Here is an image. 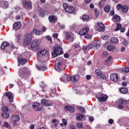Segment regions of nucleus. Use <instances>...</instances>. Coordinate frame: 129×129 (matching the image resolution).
Wrapping results in <instances>:
<instances>
[{"instance_id":"c756f323","label":"nucleus","mask_w":129,"mask_h":129,"mask_svg":"<svg viewBox=\"0 0 129 129\" xmlns=\"http://www.w3.org/2000/svg\"><path fill=\"white\" fill-rule=\"evenodd\" d=\"M2 117H4V118H9L10 117V113L4 112L2 113Z\"/></svg>"},{"instance_id":"052dcab7","label":"nucleus","mask_w":129,"mask_h":129,"mask_svg":"<svg viewBox=\"0 0 129 129\" xmlns=\"http://www.w3.org/2000/svg\"><path fill=\"white\" fill-rule=\"evenodd\" d=\"M107 52L105 51L103 53L102 56L105 58V57H107Z\"/></svg>"},{"instance_id":"c03bdc74","label":"nucleus","mask_w":129,"mask_h":129,"mask_svg":"<svg viewBox=\"0 0 129 129\" xmlns=\"http://www.w3.org/2000/svg\"><path fill=\"white\" fill-rule=\"evenodd\" d=\"M26 38L32 40V34H31V33H28L26 35Z\"/></svg>"},{"instance_id":"49530a36","label":"nucleus","mask_w":129,"mask_h":129,"mask_svg":"<svg viewBox=\"0 0 129 129\" xmlns=\"http://www.w3.org/2000/svg\"><path fill=\"white\" fill-rule=\"evenodd\" d=\"M46 38L48 41H49L50 43L52 44V37L50 36H46Z\"/></svg>"},{"instance_id":"a211bd4d","label":"nucleus","mask_w":129,"mask_h":129,"mask_svg":"<svg viewBox=\"0 0 129 129\" xmlns=\"http://www.w3.org/2000/svg\"><path fill=\"white\" fill-rule=\"evenodd\" d=\"M48 55V52H47V50H40L38 52V55L39 57H43V56L45 55Z\"/></svg>"},{"instance_id":"13d9d810","label":"nucleus","mask_w":129,"mask_h":129,"mask_svg":"<svg viewBox=\"0 0 129 129\" xmlns=\"http://www.w3.org/2000/svg\"><path fill=\"white\" fill-rule=\"evenodd\" d=\"M62 122L64 125H67V121L65 119H62Z\"/></svg>"},{"instance_id":"f8f14e48","label":"nucleus","mask_w":129,"mask_h":129,"mask_svg":"<svg viewBox=\"0 0 129 129\" xmlns=\"http://www.w3.org/2000/svg\"><path fill=\"white\" fill-rule=\"evenodd\" d=\"M22 5L24 9H27V8H32V3L31 2H27L26 1H23L22 2Z\"/></svg>"},{"instance_id":"6e6d98bb","label":"nucleus","mask_w":129,"mask_h":129,"mask_svg":"<svg viewBox=\"0 0 129 129\" xmlns=\"http://www.w3.org/2000/svg\"><path fill=\"white\" fill-rule=\"evenodd\" d=\"M21 38V34H18L17 36L16 39L17 40V42L19 43L20 42V39Z\"/></svg>"},{"instance_id":"c85d7f7f","label":"nucleus","mask_w":129,"mask_h":129,"mask_svg":"<svg viewBox=\"0 0 129 129\" xmlns=\"http://www.w3.org/2000/svg\"><path fill=\"white\" fill-rule=\"evenodd\" d=\"M93 44L94 46V47H96V48H99L100 47V41H94L93 42Z\"/></svg>"},{"instance_id":"f3484780","label":"nucleus","mask_w":129,"mask_h":129,"mask_svg":"<svg viewBox=\"0 0 129 129\" xmlns=\"http://www.w3.org/2000/svg\"><path fill=\"white\" fill-rule=\"evenodd\" d=\"M18 62L19 63L18 66H20V65H25V63H26L27 60L25 58H20L18 59Z\"/></svg>"},{"instance_id":"4d7b16f0","label":"nucleus","mask_w":129,"mask_h":129,"mask_svg":"<svg viewBox=\"0 0 129 129\" xmlns=\"http://www.w3.org/2000/svg\"><path fill=\"white\" fill-rule=\"evenodd\" d=\"M93 47H94V44H89L88 46H87V48L88 49H92V48H93Z\"/></svg>"},{"instance_id":"1a4fd4ad","label":"nucleus","mask_w":129,"mask_h":129,"mask_svg":"<svg viewBox=\"0 0 129 129\" xmlns=\"http://www.w3.org/2000/svg\"><path fill=\"white\" fill-rule=\"evenodd\" d=\"M110 80L113 82H117L118 81V75L116 73L111 74L110 75Z\"/></svg>"},{"instance_id":"a18cd8bd","label":"nucleus","mask_w":129,"mask_h":129,"mask_svg":"<svg viewBox=\"0 0 129 129\" xmlns=\"http://www.w3.org/2000/svg\"><path fill=\"white\" fill-rule=\"evenodd\" d=\"M77 126L78 127V128H82V127L83 126V124H82V123H78L77 124Z\"/></svg>"},{"instance_id":"ea45409f","label":"nucleus","mask_w":129,"mask_h":129,"mask_svg":"<svg viewBox=\"0 0 129 129\" xmlns=\"http://www.w3.org/2000/svg\"><path fill=\"white\" fill-rule=\"evenodd\" d=\"M122 26L120 23L117 24V27L115 29V31L116 32V31H119V30L121 29Z\"/></svg>"},{"instance_id":"680f3d73","label":"nucleus","mask_w":129,"mask_h":129,"mask_svg":"<svg viewBox=\"0 0 129 129\" xmlns=\"http://www.w3.org/2000/svg\"><path fill=\"white\" fill-rule=\"evenodd\" d=\"M113 119H109L108 120V123H109V124H112V123H113Z\"/></svg>"},{"instance_id":"09e8293b","label":"nucleus","mask_w":129,"mask_h":129,"mask_svg":"<svg viewBox=\"0 0 129 129\" xmlns=\"http://www.w3.org/2000/svg\"><path fill=\"white\" fill-rule=\"evenodd\" d=\"M99 76H100V77H101L102 79H104V80H106V77L102 73H101Z\"/></svg>"},{"instance_id":"20e7f679","label":"nucleus","mask_w":129,"mask_h":129,"mask_svg":"<svg viewBox=\"0 0 129 129\" xmlns=\"http://www.w3.org/2000/svg\"><path fill=\"white\" fill-rule=\"evenodd\" d=\"M30 74V71L27 68H21L19 70V76L21 78H25Z\"/></svg>"},{"instance_id":"c9c22d12","label":"nucleus","mask_w":129,"mask_h":129,"mask_svg":"<svg viewBox=\"0 0 129 129\" xmlns=\"http://www.w3.org/2000/svg\"><path fill=\"white\" fill-rule=\"evenodd\" d=\"M110 42L111 43H117V42H118V39L115 37H113L111 39Z\"/></svg>"},{"instance_id":"0eeeda50","label":"nucleus","mask_w":129,"mask_h":129,"mask_svg":"<svg viewBox=\"0 0 129 129\" xmlns=\"http://www.w3.org/2000/svg\"><path fill=\"white\" fill-rule=\"evenodd\" d=\"M32 107L33 109H35L36 111H41L43 109V106L41 105V103H34L33 104Z\"/></svg>"},{"instance_id":"cd10ccee","label":"nucleus","mask_w":129,"mask_h":129,"mask_svg":"<svg viewBox=\"0 0 129 129\" xmlns=\"http://www.w3.org/2000/svg\"><path fill=\"white\" fill-rule=\"evenodd\" d=\"M82 20L84 22H88V21H89V16L87 15L84 14L83 15Z\"/></svg>"},{"instance_id":"b1692460","label":"nucleus","mask_w":129,"mask_h":129,"mask_svg":"<svg viewBox=\"0 0 129 129\" xmlns=\"http://www.w3.org/2000/svg\"><path fill=\"white\" fill-rule=\"evenodd\" d=\"M119 91L122 94H126L128 91V90L126 88L122 87L119 89Z\"/></svg>"},{"instance_id":"a878e982","label":"nucleus","mask_w":129,"mask_h":129,"mask_svg":"<svg viewBox=\"0 0 129 129\" xmlns=\"http://www.w3.org/2000/svg\"><path fill=\"white\" fill-rule=\"evenodd\" d=\"M65 109L66 110H68V111H70V112H74V108L71 106H66L65 107Z\"/></svg>"},{"instance_id":"4468645a","label":"nucleus","mask_w":129,"mask_h":129,"mask_svg":"<svg viewBox=\"0 0 129 129\" xmlns=\"http://www.w3.org/2000/svg\"><path fill=\"white\" fill-rule=\"evenodd\" d=\"M5 95L6 96H7V97H8L10 102H12V101H13L14 98L13 97V96L12 92H6L5 94Z\"/></svg>"},{"instance_id":"864d4df0","label":"nucleus","mask_w":129,"mask_h":129,"mask_svg":"<svg viewBox=\"0 0 129 129\" xmlns=\"http://www.w3.org/2000/svg\"><path fill=\"white\" fill-rule=\"evenodd\" d=\"M47 105H45V106H52L53 105V103L50 102L49 101H46Z\"/></svg>"},{"instance_id":"603ef678","label":"nucleus","mask_w":129,"mask_h":129,"mask_svg":"<svg viewBox=\"0 0 129 129\" xmlns=\"http://www.w3.org/2000/svg\"><path fill=\"white\" fill-rule=\"evenodd\" d=\"M85 38H86V39L90 40V39H91V38H92V36L90 34H87L86 36H85Z\"/></svg>"},{"instance_id":"2eb2a0df","label":"nucleus","mask_w":129,"mask_h":129,"mask_svg":"<svg viewBox=\"0 0 129 129\" xmlns=\"http://www.w3.org/2000/svg\"><path fill=\"white\" fill-rule=\"evenodd\" d=\"M0 8L8 9L9 8V3L6 1L0 2Z\"/></svg>"},{"instance_id":"5701e85b","label":"nucleus","mask_w":129,"mask_h":129,"mask_svg":"<svg viewBox=\"0 0 129 129\" xmlns=\"http://www.w3.org/2000/svg\"><path fill=\"white\" fill-rule=\"evenodd\" d=\"M82 118H84V119H85V118H86V116L83 114H79L76 117V119H77V120H82Z\"/></svg>"},{"instance_id":"39448f33","label":"nucleus","mask_w":129,"mask_h":129,"mask_svg":"<svg viewBox=\"0 0 129 129\" xmlns=\"http://www.w3.org/2000/svg\"><path fill=\"white\" fill-rule=\"evenodd\" d=\"M125 104H126V100L122 98H120L119 99L117 103L118 108H119L120 109H122V108H124Z\"/></svg>"},{"instance_id":"3c124183","label":"nucleus","mask_w":129,"mask_h":129,"mask_svg":"<svg viewBox=\"0 0 129 129\" xmlns=\"http://www.w3.org/2000/svg\"><path fill=\"white\" fill-rule=\"evenodd\" d=\"M62 7L63 9L65 10V11H66V9H68L69 6H68V4L64 3L63 4Z\"/></svg>"},{"instance_id":"de8ad7c7","label":"nucleus","mask_w":129,"mask_h":129,"mask_svg":"<svg viewBox=\"0 0 129 129\" xmlns=\"http://www.w3.org/2000/svg\"><path fill=\"white\" fill-rule=\"evenodd\" d=\"M95 13L96 17H99V11L97 9H95Z\"/></svg>"},{"instance_id":"dca6fc26","label":"nucleus","mask_w":129,"mask_h":129,"mask_svg":"<svg viewBox=\"0 0 129 129\" xmlns=\"http://www.w3.org/2000/svg\"><path fill=\"white\" fill-rule=\"evenodd\" d=\"M48 20L50 23H53L57 22V17L54 16H50L48 17Z\"/></svg>"},{"instance_id":"4be33fe9","label":"nucleus","mask_w":129,"mask_h":129,"mask_svg":"<svg viewBox=\"0 0 129 129\" xmlns=\"http://www.w3.org/2000/svg\"><path fill=\"white\" fill-rule=\"evenodd\" d=\"M9 46H10V43L8 41H4L1 45V49L2 50H5L6 47H9Z\"/></svg>"},{"instance_id":"bf43d9fd","label":"nucleus","mask_w":129,"mask_h":129,"mask_svg":"<svg viewBox=\"0 0 129 129\" xmlns=\"http://www.w3.org/2000/svg\"><path fill=\"white\" fill-rule=\"evenodd\" d=\"M89 121H90L91 122H92V121H93V120H94V117H92V116H90L89 117Z\"/></svg>"},{"instance_id":"f03ea898","label":"nucleus","mask_w":129,"mask_h":129,"mask_svg":"<svg viewBox=\"0 0 129 129\" xmlns=\"http://www.w3.org/2000/svg\"><path fill=\"white\" fill-rule=\"evenodd\" d=\"M63 64H64V60L62 57L57 58L55 62L54 68L56 71L58 72H61L64 70V68H63Z\"/></svg>"},{"instance_id":"a19ab883","label":"nucleus","mask_w":129,"mask_h":129,"mask_svg":"<svg viewBox=\"0 0 129 129\" xmlns=\"http://www.w3.org/2000/svg\"><path fill=\"white\" fill-rule=\"evenodd\" d=\"M107 49L108 51H110V52L114 49V46H111V45H108V47H107Z\"/></svg>"},{"instance_id":"338daca9","label":"nucleus","mask_w":129,"mask_h":129,"mask_svg":"<svg viewBox=\"0 0 129 129\" xmlns=\"http://www.w3.org/2000/svg\"><path fill=\"white\" fill-rule=\"evenodd\" d=\"M60 29H61L62 30H64V29H65V25H60Z\"/></svg>"},{"instance_id":"aec40b11","label":"nucleus","mask_w":129,"mask_h":129,"mask_svg":"<svg viewBox=\"0 0 129 129\" xmlns=\"http://www.w3.org/2000/svg\"><path fill=\"white\" fill-rule=\"evenodd\" d=\"M20 116L17 115L12 116V117L11 118V121H12L13 122H16L17 121H20Z\"/></svg>"},{"instance_id":"bb28decb","label":"nucleus","mask_w":129,"mask_h":129,"mask_svg":"<svg viewBox=\"0 0 129 129\" xmlns=\"http://www.w3.org/2000/svg\"><path fill=\"white\" fill-rule=\"evenodd\" d=\"M65 34H66L65 39L68 41H69V40H70V39L72 38V37L71 36V34L70 33V32H66Z\"/></svg>"},{"instance_id":"69168bd1","label":"nucleus","mask_w":129,"mask_h":129,"mask_svg":"<svg viewBox=\"0 0 129 129\" xmlns=\"http://www.w3.org/2000/svg\"><path fill=\"white\" fill-rule=\"evenodd\" d=\"M10 125H9L8 123L7 122H5L4 123V126H5V127H9Z\"/></svg>"},{"instance_id":"ddd939ff","label":"nucleus","mask_w":129,"mask_h":129,"mask_svg":"<svg viewBox=\"0 0 129 129\" xmlns=\"http://www.w3.org/2000/svg\"><path fill=\"white\" fill-rule=\"evenodd\" d=\"M21 26H22L21 22H17L13 24V29L17 31V30L21 28Z\"/></svg>"},{"instance_id":"f704fd0d","label":"nucleus","mask_w":129,"mask_h":129,"mask_svg":"<svg viewBox=\"0 0 129 129\" xmlns=\"http://www.w3.org/2000/svg\"><path fill=\"white\" fill-rule=\"evenodd\" d=\"M121 72H123L124 73H128L129 68H123L121 70Z\"/></svg>"},{"instance_id":"0e129e2a","label":"nucleus","mask_w":129,"mask_h":129,"mask_svg":"<svg viewBox=\"0 0 129 129\" xmlns=\"http://www.w3.org/2000/svg\"><path fill=\"white\" fill-rule=\"evenodd\" d=\"M64 58H69V54L68 53H64L63 55Z\"/></svg>"},{"instance_id":"58836bf2","label":"nucleus","mask_w":129,"mask_h":129,"mask_svg":"<svg viewBox=\"0 0 129 129\" xmlns=\"http://www.w3.org/2000/svg\"><path fill=\"white\" fill-rule=\"evenodd\" d=\"M78 109L83 113H84V112H85V109H84V108L83 107L80 106L78 108Z\"/></svg>"},{"instance_id":"7ed1b4c3","label":"nucleus","mask_w":129,"mask_h":129,"mask_svg":"<svg viewBox=\"0 0 129 129\" xmlns=\"http://www.w3.org/2000/svg\"><path fill=\"white\" fill-rule=\"evenodd\" d=\"M53 52L51 54L53 58H56L59 55H61L62 54V52H63V48L60 47V45L56 44L54 45L53 49Z\"/></svg>"},{"instance_id":"5fc2aeb1","label":"nucleus","mask_w":129,"mask_h":129,"mask_svg":"<svg viewBox=\"0 0 129 129\" xmlns=\"http://www.w3.org/2000/svg\"><path fill=\"white\" fill-rule=\"evenodd\" d=\"M95 73H96V75L99 76L100 75V74L101 73V72H100V71H99V70L97 69L95 70Z\"/></svg>"},{"instance_id":"774afa93","label":"nucleus","mask_w":129,"mask_h":129,"mask_svg":"<svg viewBox=\"0 0 129 129\" xmlns=\"http://www.w3.org/2000/svg\"><path fill=\"white\" fill-rule=\"evenodd\" d=\"M69 129H75V126H74V125H70L69 127Z\"/></svg>"},{"instance_id":"393cba45","label":"nucleus","mask_w":129,"mask_h":129,"mask_svg":"<svg viewBox=\"0 0 129 129\" xmlns=\"http://www.w3.org/2000/svg\"><path fill=\"white\" fill-rule=\"evenodd\" d=\"M66 12L70 14H72V13L74 12V8L71 6H69L68 8L66 9Z\"/></svg>"},{"instance_id":"9b49d317","label":"nucleus","mask_w":129,"mask_h":129,"mask_svg":"<svg viewBox=\"0 0 129 129\" xmlns=\"http://www.w3.org/2000/svg\"><path fill=\"white\" fill-rule=\"evenodd\" d=\"M97 25L98 26L97 31L98 32H104L105 31V26L102 23H98Z\"/></svg>"},{"instance_id":"4c0bfd02","label":"nucleus","mask_w":129,"mask_h":129,"mask_svg":"<svg viewBox=\"0 0 129 129\" xmlns=\"http://www.w3.org/2000/svg\"><path fill=\"white\" fill-rule=\"evenodd\" d=\"M121 40L122 41V44L123 46H127L128 43L127 41H126V39H125V38H122Z\"/></svg>"},{"instance_id":"6ab92c4d","label":"nucleus","mask_w":129,"mask_h":129,"mask_svg":"<svg viewBox=\"0 0 129 129\" xmlns=\"http://www.w3.org/2000/svg\"><path fill=\"white\" fill-rule=\"evenodd\" d=\"M36 68L39 71H46L47 70V67L45 64L41 65L40 67L36 66Z\"/></svg>"},{"instance_id":"79ce46f5","label":"nucleus","mask_w":129,"mask_h":129,"mask_svg":"<svg viewBox=\"0 0 129 129\" xmlns=\"http://www.w3.org/2000/svg\"><path fill=\"white\" fill-rule=\"evenodd\" d=\"M47 101V100L43 99L41 100V104H43V105H44V106H45V105H47V104H46Z\"/></svg>"},{"instance_id":"37998d69","label":"nucleus","mask_w":129,"mask_h":129,"mask_svg":"<svg viewBox=\"0 0 129 129\" xmlns=\"http://www.w3.org/2000/svg\"><path fill=\"white\" fill-rule=\"evenodd\" d=\"M122 6L121 5V4H118L117 6H116V9L118 10H121L122 9Z\"/></svg>"},{"instance_id":"8fccbe9b","label":"nucleus","mask_w":129,"mask_h":129,"mask_svg":"<svg viewBox=\"0 0 129 129\" xmlns=\"http://www.w3.org/2000/svg\"><path fill=\"white\" fill-rule=\"evenodd\" d=\"M2 110L4 112H8V111L9 110V109L7 107H3L2 108Z\"/></svg>"},{"instance_id":"f257e3e1","label":"nucleus","mask_w":129,"mask_h":129,"mask_svg":"<svg viewBox=\"0 0 129 129\" xmlns=\"http://www.w3.org/2000/svg\"><path fill=\"white\" fill-rule=\"evenodd\" d=\"M61 79L63 82H65L66 80L67 81H71V82H77L80 79V75L76 74L75 75L70 76L68 74H64L62 76Z\"/></svg>"},{"instance_id":"2f4dec72","label":"nucleus","mask_w":129,"mask_h":129,"mask_svg":"<svg viewBox=\"0 0 129 129\" xmlns=\"http://www.w3.org/2000/svg\"><path fill=\"white\" fill-rule=\"evenodd\" d=\"M39 14L42 18H44L45 17V12H44V10H40L39 11Z\"/></svg>"},{"instance_id":"473e14b6","label":"nucleus","mask_w":129,"mask_h":129,"mask_svg":"<svg viewBox=\"0 0 129 129\" xmlns=\"http://www.w3.org/2000/svg\"><path fill=\"white\" fill-rule=\"evenodd\" d=\"M122 12H123V13H127V11H128V8H127V7L125 6H123L122 7Z\"/></svg>"},{"instance_id":"e2e57ef3","label":"nucleus","mask_w":129,"mask_h":129,"mask_svg":"<svg viewBox=\"0 0 129 129\" xmlns=\"http://www.w3.org/2000/svg\"><path fill=\"white\" fill-rule=\"evenodd\" d=\"M120 30L121 33H124L125 32V28L124 27L121 28Z\"/></svg>"},{"instance_id":"72a5a7b5","label":"nucleus","mask_w":129,"mask_h":129,"mask_svg":"<svg viewBox=\"0 0 129 129\" xmlns=\"http://www.w3.org/2000/svg\"><path fill=\"white\" fill-rule=\"evenodd\" d=\"M41 31H39V30H37V29H35L33 30V33L35 35H37L38 36H40L41 35Z\"/></svg>"},{"instance_id":"9d476101","label":"nucleus","mask_w":129,"mask_h":129,"mask_svg":"<svg viewBox=\"0 0 129 129\" xmlns=\"http://www.w3.org/2000/svg\"><path fill=\"white\" fill-rule=\"evenodd\" d=\"M89 32V28L88 27H85L80 31L79 35L80 36H84Z\"/></svg>"},{"instance_id":"412c9836","label":"nucleus","mask_w":129,"mask_h":129,"mask_svg":"<svg viewBox=\"0 0 129 129\" xmlns=\"http://www.w3.org/2000/svg\"><path fill=\"white\" fill-rule=\"evenodd\" d=\"M112 20L114 23L119 22L120 21V17L117 15H115L112 18Z\"/></svg>"},{"instance_id":"423d86ee","label":"nucleus","mask_w":129,"mask_h":129,"mask_svg":"<svg viewBox=\"0 0 129 129\" xmlns=\"http://www.w3.org/2000/svg\"><path fill=\"white\" fill-rule=\"evenodd\" d=\"M108 99V96L103 93H100L99 97H97V99L100 102H103L104 101H106Z\"/></svg>"},{"instance_id":"e433bc0d","label":"nucleus","mask_w":129,"mask_h":129,"mask_svg":"<svg viewBox=\"0 0 129 129\" xmlns=\"http://www.w3.org/2000/svg\"><path fill=\"white\" fill-rule=\"evenodd\" d=\"M104 11L105 13H108V12H110V7L109 6H106L104 9Z\"/></svg>"},{"instance_id":"6e6552de","label":"nucleus","mask_w":129,"mask_h":129,"mask_svg":"<svg viewBox=\"0 0 129 129\" xmlns=\"http://www.w3.org/2000/svg\"><path fill=\"white\" fill-rule=\"evenodd\" d=\"M31 48L33 51L39 50V42L37 41H33L31 44Z\"/></svg>"},{"instance_id":"7c9ffc66","label":"nucleus","mask_w":129,"mask_h":129,"mask_svg":"<svg viewBox=\"0 0 129 129\" xmlns=\"http://www.w3.org/2000/svg\"><path fill=\"white\" fill-rule=\"evenodd\" d=\"M31 41H32L31 39L25 38V39H24V43L25 44H26V45H30V44H31Z\"/></svg>"}]
</instances>
